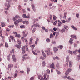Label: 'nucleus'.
Instances as JSON below:
<instances>
[{
    "label": "nucleus",
    "mask_w": 80,
    "mask_h": 80,
    "mask_svg": "<svg viewBox=\"0 0 80 80\" xmlns=\"http://www.w3.org/2000/svg\"><path fill=\"white\" fill-rule=\"evenodd\" d=\"M13 21H14V24H15V25H16V26H18V23H21L23 21L22 20V19H18L17 21V20H16V18H13Z\"/></svg>",
    "instance_id": "nucleus-1"
},
{
    "label": "nucleus",
    "mask_w": 80,
    "mask_h": 80,
    "mask_svg": "<svg viewBox=\"0 0 80 80\" xmlns=\"http://www.w3.org/2000/svg\"><path fill=\"white\" fill-rule=\"evenodd\" d=\"M38 79L40 80H48L49 79V75L44 74V78L42 76H39L38 77Z\"/></svg>",
    "instance_id": "nucleus-2"
},
{
    "label": "nucleus",
    "mask_w": 80,
    "mask_h": 80,
    "mask_svg": "<svg viewBox=\"0 0 80 80\" xmlns=\"http://www.w3.org/2000/svg\"><path fill=\"white\" fill-rule=\"evenodd\" d=\"M25 49L26 51H28V48L27 47V44H26V45L23 46L22 48V53H25Z\"/></svg>",
    "instance_id": "nucleus-3"
},
{
    "label": "nucleus",
    "mask_w": 80,
    "mask_h": 80,
    "mask_svg": "<svg viewBox=\"0 0 80 80\" xmlns=\"http://www.w3.org/2000/svg\"><path fill=\"white\" fill-rule=\"evenodd\" d=\"M71 71H72V69H71L70 68L68 69V71H67L65 73V75H66V76H65L64 77H62V78H66L67 77V75H68L69 74V72H70Z\"/></svg>",
    "instance_id": "nucleus-4"
},
{
    "label": "nucleus",
    "mask_w": 80,
    "mask_h": 80,
    "mask_svg": "<svg viewBox=\"0 0 80 80\" xmlns=\"http://www.w3.org/2000/svg\"><path fill=\"white\" fill-rule=\"evenodd\" d=\"M50 51V48H48V49L45 51V52H47V55H50L52 54V52L49 51Z\"/></svg>",
    "instance_id": "nucleus-5"
},
{
    "label": "nucleus",
    "mask_w": 80,
    "mask_h": 80,
    "mask_svg": "<svg viewBox=\"0 0 80 80\" xmlns=\"http://www.w3.org/2000/svg\"><path fill=\"white\" fill-rule=\"evenodd\" d=\"M7 2H8V4H7V3H6L5 4V6H7L8 7H10V3L9 2H12V0H10V1H8L7 0H6Z\"/></svg>",
    "instance_id": "nucleus-6"
},
{
    "label": "nucleus",
    "mask_w": 80,
    "mask_h": 80,
    "mask_svg": "<svg viewBox=\"0 0 80 80\" xmlns=\"http://www.w3.org/2000/svg\"><path fill=\"white\" fill-rule=\"evenodd\" d=\"M34 27H39V28H40V25L36 23L34 24L33 25Z\"/></svg>",
    "instance_id": "nucleus-7"
},
{
    "label": "nucleus",
    "mask_w": 80,
    "mask_h": 80,
    "mask_svg": "<svg viewBox=\"0 0 80 80\" xmlns=\"http://www.w3.org/2000/svg\"><path fill=\"white\" fill-rule=\"evenodd\" d=\"M32 8L33 10H34L35 12H36V9H35V7L33 5H32Z\"/></svg>",
    "instance_id": "nucleus-8"
},
{
    "label": "nucleus",
    "mask_w": 80,
    "mask_h": 80,
    "mask_svg": "<svg viewBox=\"0 0 80 80\" xmlns=\"http://www.w3.org/2000/svg\"><path fill=\"white\" fill-rule=\"evenodd\" d=\"M12 58H13L14 62H16V58H15V55H13Z\"/></svg>",
    "instance_id": "nucleus-9"
},
{
    "label": "nucleus",
    "mask_w": 80,
    "mask_h": 80,
    "mask_svg": "<svg viewBox=\"0 0 80 80\" xmlns=\"http://www.w3.org/2000/svg\"><path fill=\"white\" fill-rule=\"evenodd\" d=\"M53 49H54V52H55V53H56L57 51H58V49L57 48L55 47Z\"/></svg>",
    "instance_id": "nucleus-10"
},
{
    "label": "nucleus",
    "mask_w": 80,
    "mask_h": 80,
    "mask_svg": "<svg viewBox=\"0 0 80 80\" xmlns=\"http://www.w3.org/2000/svg\"><path fill=\"white\" fill-rule=\"evenodd\" d=\"M69 56H67V57L66 58V62L67 63H68V62H69Z\"/></svg>",
    "instance_id": "nucleus-11"
},
{
    "label": "nucleus",
    "mask_w": 80,
    "mask_h": 80,
    "mask_svg": "<svg viewBox=\"0 0 80 80\" xmlns=\"http://www.w3.org/2000/svg\"><path fill=\"white\" fill-rule=\"evenodd\" d=\"M54 67L55 65L53 63H52L50 65V68H54Z\"/></svg>",
    "instance_id": "nucleus-12"
},
{
    "label": "nucleus",
    "mask_w": 80,
    "mask_h": 80,
    "mask_svg": "<svg viewBox=\"0 0 80 80\" xmlns=\"http://www.w3.org/2000/svg\"><path fill=\"white\" fill-rule=\"evenodd\" d=\"M53 34L54 35H56V36H58V35H59V32H53Z\"/></svg>",
    "instance_id": "nucleus-13"
},
{
    "label": "nucleus",
    "mask_w": 80,
    "mask_h": 80,
    "mask_svg": "<svg viewBox=\"0 0 80 80\" xmlns=\"http://www.w3.org/2000/svg\"><path fill=\"white\" fill-rule=\"evenodd\" d=\"M1 25H2L3 27H5V24L3 22H2L1 23Z\"/></svg>",
    "instance_id": "nucleus-14"
},
{
    "label": "nucleus",
    "mask_w": 80,
    "mask_h": 80,
    "mask_svg": "<svg viewBox=\"0 0 80 80\" xmlns=\"http://www.w3.org/2000/svg\"><path fill=\"white\" fill-rule=\"evenodd\" d=\"M64 28H65V30H68L69 29L68 26H67L64 25Z\"/></svg>",
    "instance_id": "nucleus-15"
},
{
    "label": "nucleus",
    "mask_w": 80,
    "mask_h": 80,
    "mask_svg": "<svg viewBox=\"0 0 80 80\" xmlns=\"http://www.w3.org/2000/svg\"><path fill=\"white\" fill-rule=\"evenodd\" d=\"M32 41H33V39L32 38H31L30 39V42H29V45H31V44H32Z\"/></svg>",
    "instance_id": "nucleus-16"
},
{
    "label": "nucleus",
    "mask_w": 80,
    "mask_h": 80,
    "mask_svg": "<svg viewBox=\"0 0 80 80\" xmlns=\"http://www.w3.org/2000/svg\"><path fill=\"white\" fill-rule=\"evenodd\" d=\"M42 55H43V56H44V57H46L47 56H46L45 53H44V52L42 50Z\"/></svg>",
    "instance_id": "nucleus-17"
},
{
    "label": "nucleus",
    "mask_w": 80,
    "mask_h": 80,
    "mask_svg": "<svg viewBox=\"0 0 80 80\" xmlns=\"http://www.w3.org/2000/svg\"><path fill=\"white\" fill-rule=\"evenodd\" d=\"M17 43H18L19 44H21V43H22L20 40H19L18 39H17Z\"/></svg>",
    "instance_id": "nucleus-18"
},
{
    "label": "nucleus",
    "mask_w": 80,
    "mask_h": 80,
    "mask_svg": "<svg viewBox=\"0 0 80 80\" xmlns=\"http://www.w3.org/2000/svg\"><path fill=\"white\" fill-rule=\"evenodd\" d=\"M63 46L60 45L58 47V48H60V49H62V48H63Z\"/></svg>",
    "instance_id": "nucleus-19"
},
{
    "label": "nucleus",
    "mask_w": 80,
    "mask_h": 80,
    "mask_svg": "<svg viewBox=\"0 0 80 80\" xmlns=\"http://www.w3.org/2000/svg\"><path fill=\"white\" fill-rule=\"evenodd\" d=\"M16 47L17 48H19L20 49V45L16 44Z\"/></svg>",
    "instance_id": "nucleus-20"
},
{
    "label": "nucleus",
    "mask_w": 80,
    "mask_h": 80,
    "mask_svg": "<svg viewBox=\"0 0 80 80\" xmlns=\"http://www.w3.org/2000/svg\"><path fill=\"white\" fill-rule=\"evenodd\" d=\"M67 15V12H65L64 14V17L63 18L64 19H66V16Z\"/></svg>",
    "instance_id": "nucleus-21"
},
{
    "label": "nucleus",
    "mask_w": 80,
    "mask_h": 80,
    "mask_svg": "<svg viewBox=\"0 0 80 80\" xmlns=\"http://www.w3.org/2000/svg\"><path fill=\"white\" fill-rule=\"evenodd\" d=\"M69 67H72V62L71 61H70L69 62Z\"/></svg>",
    "instance_id": "nucleus-22"
},
{
    "label": "nucleus",
    "mask_w": 80,
    "mask_h": 80,
    "mask_svg": "<svg viewBox=\"0 0 80 80\" xmlns=\"http://www.w3.org/2000/svg\"><path fill=\"white\" fill-rule=\"evenodd\" d=\"M13 33H14V34H15V37H17V35H18V33H17V32H14Z\"/></svg>",
    "instance_id": "nucleus-23"
},
{
    "label": "nucleus",
    "mask_w": 80,
    "mask_h": 80,
    "mask_svg": "<svg viewBox=\"0 0 80 80\" xmlns=\"http://www.w3.org/2000/svg\"><path fill=\"white\" fill-rule=\"evenodd\" d=\"M77 52H78V50L76 49L75 50V51L73 52L74 54V55H76V54H77Z\"/></svg>",
    "instance_id": "nucleus-24"
},
{
    "label": "nucleus",
    "mask_w": 80,
    "mask_h": 80,
    "mask_svg": "<svg viewBox=\"0 0 80 80\" xmlns=\"http://www.w3.org/2000/svg\"><path fill=\"white\" fill-rule=\"evenodd\" d=\"M71 27L73 28V29H74L75 30H77V28H75L74 26L72 25L71 26Z\"/></svg>",
    "instance_id": "nucleus-25"
},
{
    "label": "nucleus",
    "mask_w": 80,
    "mask_h": 80,
    "mask_svg": "<svg viewBox=\"0 0 80 80\" xmlns=\"http://www.w3.org/2000/svg\"><path fill=\"white\" fill-rule=\"evenodd\" d=\"M32 52L33 53L34 55H37V53H35V52L34 51H32Z\"/></svg>",
    "instance_id": "nucleus-26"
},
{
    "label": "nucleus",
    "mask_w": 80,
    "mask_h": 80,
    "mask_svg": "<svg viewBox=\"0 0 80 80\" xmlns=\"http://www.w3.org/2000/svg\"><path fill=\"white\" fill-rule=\"evenodd\" d=\"M57 18V17L55 15H53V20H56V19Z\"/></svg>",
    "instance_id": "nucleus-27"
},
{
    "label": "nucleus",
    "mask_w": 80,
    "mask_h": 80,
    "mask_svg": "<svg viewBox=\"0 0 80 80\" xmlns=\"http://www.w3.org/2000/svg\"><path fill=\"white\" fill-rule=\"evenodd\" d=\"M71 38H75V39H76V36L75 35H72L71 36Z\"/></svg>",
    "instance_id": "nucleus-28"
},
{
    "label": "nucleus",
    "mask_w": 80,
    "mask_h": 80,
    "mask_svg": "<svg viewBox=\"0 0 80 80\" xmlns=\"http://www.w3.org/2000/svg\"><path fill=\"white\" fill-rule=\"evenodd\" d=\"M8 66L9 68H12V67H13L12 64H9Z\"/></svg>",
    "instance_id": "nucleus-29"
},
{
    "label": "nucleus",
    "mask_w": 80,
    "mask_h": 80,
    "mask_svg": "<svg viewBox=\"0 0 80 80\" xmlns=\"http://www.w3.org/2000/svg\"><path fill=\"white\" fill-rule=\"evenodd\" d=\"M5 46L6 48H8V45L7 43H5Z\"/></svg>",
    "instance_id": "nucleus-30"
},
{
    "label": "nucleus",
    "mask_w": 80,
    "mask_h": 80,
    "mask_svg": "<svg viewBox=\"0 0 80 80\" xmlns=\"http://www.w3.org/2000/svg\"><path fill=\"white\" fill-rule=\"evenodd\" d=\"M56 67L58 68H60V66H59V63H57V64L56 65Z\"/></svg>",
    "instance_id": "nucleus-31"
},
{
    "label": "nucleus",
    "mask_w": 80,
    "mask_h": 80,
    "mask_svg": "<svg viewBox=\"0 0 80 80\" xmlns=\"http://www.w3.org/2000/svg\"><path fill=\"white\" fill-rule=\"evenodd\" d=\"M9 28H13L14 27V25H10L8 26Z\"/></svg>",
    "instance_id": "nucleus-32"
},
{
    "label": "nucleus",
    "mask_w": 80,
    "mask_h": 80,
    "mask_svg": "<svg viewBox=\"0 0 80 80\" xmlns=\"http://www.w3.org/2000/svg\"><path fill=\"white\" fill-rule=\"evenodd\" d=\"M2 30L0 31V36L2 37Z\"/></svg>",
    "instance_id": "nucleus-33"
},
{
    "label": "nucleus",
    "mask_w": 80,
    "mask_h": 80,
    "mask_svg": "<svg viewBox=\"0 0 80 80\" xmlns=\"http://www.w3.org/2000/svg\"><path fill=\"white\" fill-rule=\"evenodd\" d=\"M53 34H51L50 37V38H53Z\"/></svg>",
    "instance_id": "nucleus-34"
},
{
    "label": "nucleus",
    "mask_w": 80,
    "mask_h": 80,
    "mask_svg": "<svg viewBox=\"0 0 80 80\" xmlns=\"http://www.w3.org/2000/svg\"><path fill=\"white\" fill-rule=\"evenodd\" d=\"M61 21H62V23H65L66 22V21H65L64 20H61Z\"/></svg>",
    "instance_id": "nucleus-35"
},
{
    "label": "nucleus",
    "mask_w": 80,
    "mask_h": 80,
    "mask_svg": "<svg viewBox=\"0 0 80 80\" xmlns=\"http://www.w3.org/2000/svg\"><path fill=\"white\" fill-rule=\"evenodd\" d=\"M26 16H26V14H24L22 16V17L23 18H26Z\"/></svg>",
    "instance_id": "nucleus-36"
},
{
    "label": "nucleus",
    "mask_w": 80,
    "mask_h": 80,
    "mask_svg": "<svg viewBox=\"0 0 80 80\" xmlns=\"http://www.w3.org/2000/svg\"><path fill=\"white\" fill-rule=\"evenodd\" d=\"M68 52H69L70 53V54H71V55H72V54H73V52H72L70 51V50H68Z\"/></svg>",
    "instance_id": "nucleus-37"
},
{
    "label": "nucleus",
    "mask_w": 80,
    "mask_h": 80,
    "mask_svg": "<svg viewBox=\"0 0 80 80\" xmlns=\"http://www.w3.org/2000/svg\"><path fill=\"white\" fill-rule=\"evenodd\" d=\"M27 70H28V71H27V73L28 74V73H29V72H30V68H28L27 69Z\"/></svg>",
    "instance_id": "nucleus-38"
},
{
    "label": "nucleus",
    "mask_w": 80,
    "mask_h": 80,
    "mask_svg": "<svg viewBox=\"0 0 80 80\" xmlns=\"http://www.w3.org/2000/svg\"><path fill=\"white\" fill-rule=\"evenodd\" d=\"M20 28H25V26L24 25L21 26H20Z\"/></svg>",
    "instance_id": "nucleus-39"
},
{
    "label": "nucleus",
    "mask_w": 80,
    "mask_h": 80,
    "mask_svg": "<svg viewBox=\"0 0 80 80\" xmlns=\"http://www.w3.org/2000/svg\"><path fill=\"white\" fill-rule=\"evenodd\" d=\"M21 39L23 41V42H25V41H24V37H21Z\"/></svg>",
    "instance_id": "nucleus-40"
},
{
    "label": "nucleus",
    "mask_w": 80,
    "mask_h": 80,
    "mask_svg": "<svg viewBox=\"0 0 80 80\" xmlns=\"http://www.w3.org/2000/svg\"><path fill=\"white\" fill-rule=\"evenodd\" d=\"M10 38H11V39H12V40H13V39L14 38V37H13V36H10Z\"/></svg>",
    "instance_id": "nucleus-41"
},
{
    "label": "nucleus",
    "mask_w": 80,
    "mask_h": 80,
    "mask_svg": "<svg viewBox=\"0 0 80 80\" xmlns=\"http://www.w3.org/2000/svg\"><path fill=\"white\" fill-rule=\"evenodd\" d=\"M46 71L48 73H50V70L49 69H47Z\"/></svg>",
    "instance_id": "nucleus-42"
},
{
    "label": "nucleus",
    "mask_w": 80,
    "mask_h": 80,
    "mask_svg": "<svg viewBox=\"0 0 80 80\" xmlns=\"http://www.w3.org/2000/svg\"><path fill=\"white\" fill-rule=\"evenodd\" d=\"M18 8L19 10H21L22 9V7L20 5H19L18 6Z\"/></svg>",
    "instance_id": "nucleus-43"
},
{
    "label": "nucleus",
    "mask_w": 80,
    "mask_h": 80,
    "mask_svg": "<svg viewBox=\"0 0 80 80\" xmlns=\"http://www.w3.org/2000/svg\"><path fill=\"white\" fill-rule=\"evenodd\" d=\"M46 41L47 42H50V39L49 38H47L46 39Z\"/></svg>",
    "instance_id": "nucleus-44"
},
{
    "label": "nucleus",
    "mask_w": 80,
    "mask_h": 80,
    "mask_svg": "<svg viewBox=\"0 0 80 80\" xmlns=\"http://www.w3.org/2000/svg\"><path fill=\"white\" fill-rule=\"evenodd\" d=\"M69 43H70V44H72V43H73V42H72V41H69Z\"/></svg>",
    "instance_id": "nucleus-45"
},
{
    "label": "nucleus",
    "mask_w": 80,
    "mask_h": 80,
    "mask_svg": "<svg viewBox=\"0 0 80 80\" xmlns=\"http://www.w3.org/2000/svg\"><path fill=\"white\" fill-rule=\"evenodd\" d=\"M14 52H15V49H12V53H13L14 54V53H15Z\"/></svg>",
    "instance_id": "nucleus-46"
},
{
    "label": "nucleus",
    "mask_w": 80,
    "mask_h": 80,
    "mask_svg": "<svg viewBox=\"0 0 80 80\" xmlns=\"http://www.w3.org/2000/svg\"><path fill=\"white\" fill-rule=\"evenodd\" d=\"M76 17H77V18H78L79 17V14H78V13L76 14Z\"/></svg>",
    "instance_id": "nucleus-47"
},
{
    "label": "nucleus",
    "mask_w": 80,
    "mask_h": 80,
    "mask_svg": "<svg viewBox=\"0 0 80 80\" xmlns=\"http://www.w3.org/2000/svg\"><path fill=\"white\" fill-rule=\"evenodd\" d=\"M56 71L58 74V75H60V71H59L58 70H57Z\"/></svg>",
    "instance_id": "nucleus-48"
},
{
    "label": "nucleus",
    "mask_w": 80,
    "mask_h": 80,
    "mask_svg": "<svg viewBox=\"0 0 80 80\" xmlns=\"http://www.w3.org/2000/svg\"><path fill=\"white\" fill-rule=\"evenodd\" d=\"M53 18V16L52 15H50V19L51 20Z\"/></svg>",
    "instance_id": "nucleus-49"
},
{
    "label": "nucleus",
    "mask_w": 80,
    "mask_h": 80,
    "mask_svg": "<svg viewBox=\"0 0 80 80\" xmlns=\"http://www.w3.org/2000/svg\"><path fill=\"white\" fill-rule=\"evenodd\" d=\"M12 41L13 42H14V43H15V42H16V41H15V40L14 39V38L13 39H12Z\"/></svg>",
    "instance_id": "nucleus-50"
},
{
    "label": "nucleus",
    "mask_w": 80,
    "mask_h": 80,
    "mask_svg": "<svg viewBox=\"0 0 80 80\" xmlns=\"http://www.w3.org/2000/svg\"><path fill=\"white\" fill-rule=\"evenodd\" d=\"M15 17L17 18H20V17L18 15H16Z\"/></svg>",
    "instance_id": "nucleus-51"
},
{
    "label": "nucleus",
    "mask_w": 80,
    "mask_h": 80,
    "mask_svg": "<svg viewBox=\"0 0 80 80\" xmlns=\"http://www.w3.org/2000/svg\"><path fill=\"white\" fill-rule=\"evenodd\" d=\"M44 65H45V62L44 61L42 62V65L44 66Z\"/></svg>",
    "instance_id": "nucleus-52"
},
{
    "label": "nucleus",
    "mask_w": 80,
    "mask_h": 80,
    "mask_svg": "<svg viewBox=\"0 0 80 80\" xmlns=\"http://www.w3.org/2000/svg\"><path fill=\"white\" fill-rule=\"evenodd\" d=\"M34 78L33 77H31L30 78V80H33L34 79Z\"/></svg>",
    "instance_id": "nucleus-53"
},
{
    "label": "nucleus",
    "mask_w": 80,
    "mask_h": 80,
    "mask_svg": "<svg viewBox=\"0 0 80 80\" xmlns=\"http://www.w3.org/2000/svg\"><path fill=\"white\" fill-rule=\"evenodd\" d=\"M17 36L18 38H20V37H21L20 35V34H17Z\"/></svg>",
    "instance_id": "nucleus-54"
},
{
    "label": "nucleus",
    "mask_w": 80,
    "mask_h": 80,
    "mask_svg": "<svg viewBox=\"0 0 80 80\" xmlns=\"http://www.w3.org/2000/svg\"><path fill=\"white\" fill-rule=\"evenodd\" d=\"M20 72L22 73H25V72L23 71H20Z\"/></svg>",
    "instance_id": "nucleus-55"
},
{
    "label": "nucleus",
    "mask_w": 80,
    "mask_h": 80,
    "mask_svg": "<svg viewBox=\"0 0 80 80\" xmlns=\"http://www.w3.org/2000/svg\"><path fill=\"white\" fill-rule=\"evenodd\" d=\"M42 30H45V28L44 27H42Z\"/></svg>",
    "instance_id": "nucleus-56"
},
{
    "label": "nucleus",
    "mask_w": 80,
    "mask_h": 80,
    "mask_svg": "<svg viewBox=\"0 0 80 80\" xmlns=\"http://www.w3.org/2000/svg\"><path fill=\"white\" fill-rule=\"evenodd\" d=\"M24 40H25V42H27L28 41V40L27 38L25 39Z\"/></svg>",
    "instance_id": "nucleus-57"
},
{
    "label": "nucleus",
    "mask_w": 80,
    "mask_h": 80,
    "mask_svg": "<svg viewBox=\"0 0 80 80\" xmlns=\"http://www.w3.org/2000/svg\"><path fill=\"white\" fill-rule=\"evenodd\" d=\"M7 58L8 60H10V57L9 56H7Z\"/></svg>",
    "instance_id": "nucleus-58"
},
{
    "label": "nucleus",
    "mask_w": 80,
    "mask_h": 80,
    "mask_svg": "<svg viewBox=\"0 0 80 80\" xmlns=\"http://www.w3.org/2000/svg\"><path fill=\"white\" fill-rule=\"evenodd\" d=\"M23 36L24 37H27V34H24L23 35Z\"/></svg>",
    "instance_id": "nucleus-59"
},
{
    "label": "nucleus",
    "mask_w": 80,
    "mask_h": 80,
    "mask_svg": "<svg viewBox=\"0 0 80 80\" xmlns=\"http://www.w3.org/2000/svg\"><path fill=\"white\" fill-rule=\"evenodd\" d=\"M17 74H15V75L14 76V78H16V77H17Z\"/></svg>",
    "instance_id": "nucleus-60"
},
{
    "label": "nucleus",
    "mask_w": 80,
    "mask_h": 80,
    "mask_svg": "<svg viewBox=\"0 0 80 80\" xmlns=\"http://www.w3.org/2000/svg\"><path fill=\"white\" fill-rule=\"evenodd\" d=\"M27 9H28V11H29V12H30V8H28Z\"/></svg>",
    "instance_id": "nucleus-61"
},
{
    "label": "nucleus",
    "mask_w": 80,
    "mask_h": 80,
    "mask_svg": "<svg viewBox=\"0 0 80 80\" xmlns=\"http://www.w3.org/2000/svg\"><path fill=\"white\" fill-rule=\"evenodd\" d=\"M74 47H77V44H74Z\"/></svg>",
    "instance_id": "nucleus-62"
},
{
    "label": "nucleus",
    "mask_w": 80,
    "mask_h": 80,
    "mask_svg": "<svg viewBox=\"0 0 80 80\" xmlns=\"http://www.w3.org/2000/svg\"><path fill=\"white\" fill-rule=\"evenodd\" d=\"M61 25V22H60L59 23H58V26H60Z\"/></svg>",
    "instance_id": "nucleus-63"
},
{
    "label": "nucleus",
    "mask_w": 80,
    "mask_h": 80,
    "mask_svg": "<svg viewBox=\"0 0 80 80\" xmlns=\"http://www.w3.org/2000/svg\"><path fill=\"white\" fill-rule=\"evenodd\" d=\"M40 59H42V60H44V59H43V58H42V56H41L40 58Z\"/></svg>",
    "instance_id": "nucleus-64"
}]
</instances>
